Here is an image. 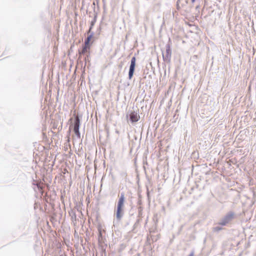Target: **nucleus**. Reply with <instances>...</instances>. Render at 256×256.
Wrapping results in <instances>:
<instances>
[{
  "instance_id": "nucleus-1",
  "label": "nucleus",
  "mask_w": 256,
  "mask_h": 256,
  "mask_svg": "<svg viewBox=\"0 0 256 256\" xmlns=\"http://www.w3.org/2000/svg\"><path fill=\"white\" fill-rule=\"evenodd\" d=\"M124 194L122 193L118 200L116 210V217L118 220H120L123 214V208L124 202Z\"/></svg>"
},
{
  "instance_id": "nucleus-2",
  "label": "nucleus",
  "mask_w": 256,
  "mask_h": 256,
  "mask_svg": "<svg viewBox=\"0 0 256 256\" xmlns=\"http://www.w3.org/2000/svg\"><path fill=\"white\" fill-rule=\"evenodd\" d=\"M136 58L135 57L132 58L131 60L130 65V70H129V72H128V78H129L130 80L132 78L133 74H134L135 66H136Z\"/></svg>"
},
{
  "instance_id": "nucleus-3",
  "label": "nucleus",
  "mask_w": 256,
  "mask_h": 256,
  "mask_svg": "<svg viewBox=\"0 0 256 256\" xmlns=\"http://www.w3.org/2000/svg\"><path fill=\"white\" fill-rule=\"evenodd\" d=\"M80 125V120L78 116H76L75 118V122L74 125V131L75 134L78 137L80 136V132H79V127Z\"/></svg>"
},
{
  "instance_id": "nucleus-4",
  "label": "nucleus",
  "mask_w": 256,
  "mask_h": 256,
  "mask_svg": "<svg viewBox=\"0 0 256 256\" xmlns=\"http://www.w3.org/2000/svg\"><path fill=\"white\" fill-rule=\"evenodd\" d=\"M171 50L170 45H167L166 46V50L164 54H163V57L165 60H168V62L170 60L171 58Z\"/></svg>"
},
{
  "instance_id": "nucleus-5",
  "label": "nucleus",
  "mask_w": 256,
  "mask_h": 256,
  "mask_svg": "<svg viewBox=\"0 0 256 256\" xmlns=\"http://www.w3.org/2000/svg\"><path fill=\"white\" fill-rule=\"evenodd\" d=\"M130 118L132 122H138L140 118V116L135 112H132L130 114Z\"/></svg>"
},
{
  "instance_id": "nucleus-6",
  "label": "nucleus",
  "mask_w": 256,
  "mask_h": 256,
  "mask_svg": "<svg viewBox=\"0 0 256 256\" xmlns=\"http://www.w3.org/2000/svg\"><path fill=\"white\" fill-rule=\"evenodd\" d=\"M233 216H234L233 214H230L228 215L226 218V221H223V222H220V224L222 225V226L226 225V224L228 222L229 220H231L233 218Z\"/></svg>"
},
{
  "instance_id": "nucleus-7",
  "label": "nucleus",
  "mask_w": 256,
  "mask_h": 256,
  "mask_svg": "<svg viewBox=\"0 0 256 256\" xmlns=\"http://www.w3.org/2000/svg\"><path fill=\"white\" fill-rule=\"evenodd\" d=\"M90 45H85L84 46L82 50V54H85L86 53L88 50L90 49Z\"/></svg>"
},
{
  "instance_id": "nucleus-8",
  "label": "nucleus",
  "mask_w": 256,
  "mask_h": 256,
  "mask_svg": "<svg viewBox=\"0 0 256 256\" xmlns=\"http://www.w3.org/2000/svg\"><path fill=\"white\" fill-rule=\"evenodd\" d=\"M92 35H90L88 36V38H86V39L85 40V42H84L85 45H90V40H92Z\"/></svg>"
},
{
  "instance_id": "nucleus-9",
  "label": "nucleus",
  "mask_w": 256,
  "mask_h": 256,
  "mask_svg": "<svg viewBox=\"0 0 256 256\" xmlns=\"http://www.w3.org/2000/svg\"><path fill=\"white\" fill-rule=\"evenodd\" d=\"M222 229L221 228H220V227H215L214 228V230L216 232H218V231H219L220 230Z\"/></svg>"
},
{
  "instance_id": "nucleus-10",
  "label": "nucleus",
  "mask_w": 256,
  "mask_h": 256,
  "mask_svg": "<svg viewBox=\"0 0 256 256\" xmlns=\"http://www.w3.org/2000/svg\"><path fill=\"white\" fill-rule=\"evenodd\" d=\"M188 256H194V254H190Z\"/></svg>"
},
{
  "instance_id": "nucleus-11",
  "label": "nucleus",
  "mask_w": 256,
  "mask_h": 256,
  "mask_svg": "<svg viewBox=\"0 0 256 256\" xmlns=\"http://www.w3.org/2000/svg\"><path fill=\"white\" fill-rule=\"evenodd\" d=\"M192 2H194L196 0H191Z\"/></svg>"
}]
</instances>
